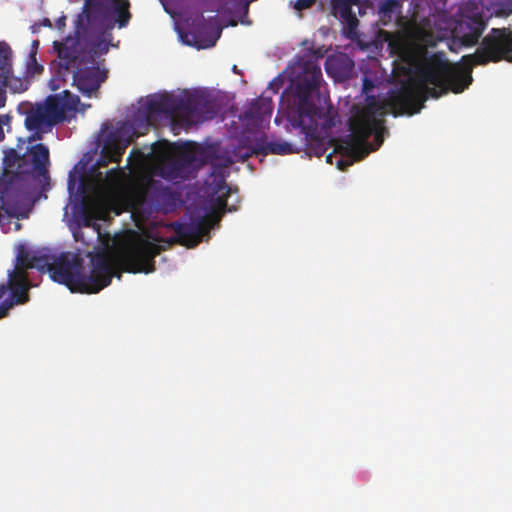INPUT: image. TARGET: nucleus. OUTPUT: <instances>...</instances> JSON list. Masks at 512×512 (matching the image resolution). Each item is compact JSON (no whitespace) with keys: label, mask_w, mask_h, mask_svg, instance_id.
Wrapping results in <instances>:
<instances>
[{"label":"nucleus","mask_w":512,"mask_h":512,"mask_svg":"<svg viewBox=\"0 0 512 512\" xmlns=\"http://www.w3.org/2000/svg\"><path fill=\"white\" fill-rule=\"evenodd\" d=\"M502 60L512 62V28H492L482 39L474 54L462 57L461 64L450 63L444 52L425 57L417 67L420 85L403 84L392 90L388 98L368 97L367 104L349 120V130L339 149L349 160L339 159L337 167L345 170L354 161L363 159L369 151L366 141L371 135L380 146L383 142L384 117L414 115L421 111L429 98H439L448 91L461 93L472 82L474 65H486Z\"/></svg>","instance_id":"f257e3e1"},{"label":"nucleus","mask_w":512,"mask_h":512,"mask_svg":"<svg viewBox=\"0 0 512 512\" xmlns=\"http://www.w3.org/2000/svg\"><path fill=\"white\" fill-rule=\"evenodd\" d=\"M212 219L206 215L192 214L188 222L175 221L169 224L176 236L156 239L165 245L160 246L145 239H137L128 244L119 256V264L128 273H152L155 271V257L175 243L192 248L198 245L202 237L212 228Z\"/></svg>","instance_id":"f03ea898"},{"label":"nucleus","mask_w":512,"mask_h":512,"mask_svg":"<svg viewBox=\"0 0 512 512\" xmlns=\"http://www.w3.org/2000/svg\"><path fill=\"white\" fill-rule=\"evenodd\" d=\"M299 75L295 83V96L297 103V118L295 124L301 129L305 139V151L308 155L321 157L325 145L320 138L319 120L322 110L312 102L313 94L318 91L322 80V72L318 57L300 58Z\"/></svg>","instance_id":"7ed1b4c3"},{"label":"nucleus","mask_w":512,"mask_h":512,"mask_svg":"<svg viewBox=\"0 0 512 512\" xmlns=\"http://www.w3.org/2000/svg\"><path fill=\"white\" fill-rule=\"evenodd\" d=\"M83 259L77 253L61 252L57 254L50 277L54 282L63 284L71 292L98 293L110 285L115 274V267L110 256L98 252L91 256V271L88 276L83 273Z\"/></svg>","instance_id":"20e7f679"},{"label":"nucleus","mask_w":512,"mask_h":512,"mask_svg":"<svg viewBox=\"0 0 512 512\" xmlns=\"http://www.w3.org/2000/svg\"><path fill=\"white\" fill-rule=\"evenodd\" d=\"M144 109L148 117L164 114L187 127L211 120L218 114L215 100L198 92L184 96L154 95L148 98Z\"/></svg>","instance_id":"39448f33"},{"label":"nucleus","mask_w":512,"mask_h":512,"mask_svg":"<svg viewBox=\"0 0 512 512\" xmlns=\"http://www.w3.org/2000/svg\"><path fill=\"white\" fill-rule=\"evenodd\" d=\"M169 148L167 141L151 145L157 158L153 172L167 181L178 184L194 178L197 170L208 161L207 150L195 143H185L174 154H169Z\"/></svg>","instance_id":"423d86ee"},{"label":"nucleus","mask_w":512,"mask_h":512,"mask_svg":"<svg viewBox=\"0 0 512 512\" xmlns=\"http://www.w3.org/2000/svg\"><path fill=\"white\" fill-rule=\"evenodd\" d=\"M76 34V40L66 38L63 42L53 43V48L60 60V69H69L79 61L85 64H96L100 55L108 51V45L102 39L104 34L98 35L89 29L82 15L77 21Z\"/></svg>","instance_id":"0eeeda50"},{"label":"nucleus","mask_w":512,"mask_h":512,"mask_svg":"<svg viewBox=\"0 0 512 512\" xmlns=\"http://www.w3.org/2000/svg\"><path fill=\"white\" fill-rule=\"evenodd\" d=\"M176 202L175 193L150 176L139 179L127 193L128 210L141 216H148L153 212H171L175 209Z\"/></svg>","instance_id":"6e6552de"},{"label":"nucleus","mask_w":512,"mask_h":512,"mask_svg":"<svg viewBox=\"0 0 512 512\" xmlns=\"http://www.w3.org/2000/svg\"><path fill=\"white\" fill-rule=\"evenodd\" d=\"M129 0H86L82 16L88 28L98 35L112 30L115 24L126 27L132 17Z\"/></svg>","instance_id":"1a4fd4ad"},{"label":"nucleus","mask_w":512,"mask_h":512,"mask_svg":"<svg viewBox=\"0 0 512 512\" xmlns=\"http://www.w3.org/2000/svg\"><path fill=\"white\" fill-rule=\"evenodd\" d=\"M216 17L209 21L205 20L201 13L191 25V28L180 34L182 41L197 49H207L213 47L221 36V28L217 25Z\"/></svg>","instance_id":"9d476101"},{"label":"nucleus","mask_w":512,"mask_h":512,"mask_svg":"<svg viewBox=\"0 0 512 512\" xmlns=\"http://www.w3.org/2000/svg\"><path fill=\"white\" fill-rule=\"evenodd\" d=\"M65 71H73V85L85 96H91L98 91L101 84L107 79V70L100 68L99 63L85 64L77 62Z\"/></svg>","instance_id":"9b49d317"},{"label":"nucleus","mask_w":512,"mask_h":512,"mask_svg":"<svg viewBox=\"0 0 512 512\" xmlns=\"http://www.w3.org/2000/svg\"><path fill=\"white\" fill-rule=\"evenodd\" d=\"M487 27V21L481 13L463 16L452 30V44L472 47L476 45Z\"/></svg>","instance_id":"f8f14e48"},{"label":"nucleus","mask_w":512,"mask_h":512,"mask_svg":"<svg viewBox=\"0 0 512 512\" xmlns=\"http://www.w3.org/2000/svg\"><path fill=\"white\" fill-rule=\"evenodd\" d=\"M22 163H26V156H20L19 153L11 148L5 152L3 164L5 170L0 176V203L5 204L12 195L16 180L18 179L17 173L11 172L8 169L18 165V173H28V169H22Z\"/></svg>","instance_id":"ddd939ff"},{"label":"nucleus","mask_w":512,"mask_h":512,"mask_svg":"<svg viewBox=\"0 0 512 512\" xmlns=\"http://www.w3.org/2000/svg\"><path fill=\"white\" fill-rule=\"evenodd\" d=\"M25 127L31 129L52 130L60 123L56 106L47 98L44 103L36 104L26 111Z\"/></svg>","instance_id":"4468645a"},{"label":"nucleus","mask_w":512,"mask_h":512,"mask_svg":"<svg viewBox=\"0 0 512 512\" xmlns=\"http://www.w3.org/2000/svg\"><path fill=\"white\" fill-rule=\"evenodd\" d=\"M298 152L291 143L286 141L276 140L265 143H257L254 147H239L236 154L242 160H246L253 154L255 155H288Z\"/></svg>","instance_id":"2eb2a0df"},{"label":"nucleus","mask_w":512,"mask_h":512,"mask_svg":"<svg viewBox=\"0 0 512 512\" xmlns=\"http://www.w3.org/2000/svg\"><path fill=\"white\" fill-rule=\"evenodd\" d=\"M354 61L346 53L329 55L325 60L327 74L337 81H346L353 77Z\"/></svg>","instance_id":"dca6fc26"},{"label":"nucleus","mask_w":512,"mask_h":512,"mask_svg":"<svg viewBox=\"0 0 512 512\" xmlns=\"http://www.w3.org/2000/svg\"><path fill=\"white\" fill-rule=\"evenodd\" d=\"M9 287L12 294L11 301L14 304H25L29 301V288L28 275L24 269H14L9 275Z\"/></svg>","instance_id":"f3484780"},{"label":"nucleus","mask_w":512,"mask_h":512,"mask_svg":"<svg viewBox=\"0 0 512 512\" xmlns=\"http://www.w3.org/2000/svg\"><path fill=\"white\" fill-rule=\"evenodd\" d=\"M26 162H30L28 172H36L39 176L47 177L49 161V149L44 144H35L28 150Z\"/></svg>","instance_id":"a211bd4d"},{"label":"nucleus","mask_w":512,"mask_h":512,"mask_svg":"<svg viewBox=\"0 0 512 512\" xmlns=\"http://www.w3.org/2000/svg\"><path fill=\"white\" fill-rule=\"evenodd\" d=\"M48 99L56 106L60 123L67 118L69 113L74 114L80 104V98L68 90H64L61 94L49 96Z\"/></svg>","instance_id":"6ab92c4d"},{"label":"nucleus","mask_w":512,"mask_h":512,"mask_svg":"<svg viewBox=\"0 0 512 512\" xmlns=\"http://www.w3.org/2000/svg\"><path fill=\"white\" fill-rule=\"evenodd\" d=\"M132 139L128 138L123 146L118 144H106L96 162V166L106 167L109 163H120L126 147L131 143Z\"/></svg>","instance_id":"aec40b11"},{"label":"nucleus","mask_w":512,"mask_h":512,"mask_svg":"<svg viewBox=\"0 0 512 512\" xmlns=\"http://www.w3.org/2000/svg\"><path fill=\"white\" fill-rule=\"evenodd\" d=\"M56 256L57 254L52 253L50 250L39 252L31 255L30 262L26 265L50 274V268L53 267Z\"/></svg>","instance_id":"412c9836"},{"label":"nucleus","mask_w":512,"mask_h":512,"mask_svg":"<svg viewBox=\"0 0 512 512\" xmlns=\"http://www.w3.org/2000/svg\"><path fill=\"white\" fill-rule=\"evenodd\" d=\"M12 70L2 75L0 74V88L6 91L9 88L13 93H22L28 89V81L20 77H15Z\"/></svg>","instance_id":"4be33fe9"},{"label":"nucleus","mask_w":512,"mask_h":512,"mask_svg":"<svg viewBox=\"0 0 512 512\" xmlns=\"http://www.w3.org/2000/svg\"><path fill=\"white\" fill-rule=\"evenodd\" d=\"M12 70V49L8 43L0 41V74Z\"/></svg>","instance_id":"5701e85b"},{"label":"nucleus","mask_w":512,"mask_h":512,"mask_svg":"<svg viewBox=\"0 0 512 512\" xmlns=\"http://www.w3.org/2000/svg\"><path fill=\"white\" fill-rule=\"evenodd\" d=\"M357 2L358 0H338L335 7L339 10L341 18H352L357 21V18L352 11V5Z\"/></svg>","instance_id":"b1692460"},{"label":"nucleus","mask_w":512,"mask_h":512,"mask_svg":"<svg viewBox=\"0 0 512 512\" xmlns=\"http://www.w3.org/2000/svg\"><path fill=\"white\" fill-rule=\"evenodd\" d=\"M512 14V3L511 2H497L492 6L491 15L500 18H507Z\"/></svg>","instance_id":"393cba45"},{"label":"nucleus","mask_w":512,"mask_h":512,"mask_svg":"<svg viewBox=\"0 0 512 512\" xmlns=\"http://www.w3.org/2000/svg\"><path fill=\"white\" fill-rule=\"evenodd\" d=\"M401 8L398 0H384L381 2L379 10L384 16L391 17V14L397 12Z\"/></svg>","instance_id":"a878e982"},{"label":"nucleus","mask_w":512,"mask_h":512,"mask_svg":"<svg viewBox=\"0 0 512 512\" xmlns=\"http://www.w3.org/2000/svg\"><path fill=\"white\" fill-rule=\"evenodd\" d=\"M122 174L123 172L119 167L112 168L107 171L104 181L110 187L116 186L119 183Z\"/></svg>","instance_id":"bb28decb"},{"label":"nucleus","mask_w":512,"mask_h":512,"mask_svg":"<svg viewBox=\"0 0 512 512\" xmlns=\"http://www.w3.org/2000/svg\"><path fill=\"white\" fill-rule=\"evenodd\" d=\"M44 70V67L37 62L36 56L33 58L28 57L27 61V73L31 76L36 74H41Z\"/></svg>","instance_id":"cd10ccee"},{"label":"nucleus","mask_w":512,"mask_h":512,"mask_svg":"<svg viewBox=\"0 0 512 512\" xmlns=\"http://www.w3.org/2000/svg\"><path fill=\"white\" fill-rule=\"evenodd\" d=\"M315 3L316 0H296L295 2H290V4H293L295 11L298 12L311 8Z\"/></svg>","instance_id":"c85d7f7f"},{"label":"nucleus","mask_w":512,"mask_h":512,"mask_svg":"<svg viewBox=\"0 0 512 512\" xmlns=\"http://www.w3.org/2000/svg\"><path fill=\"white\" fill-rule=\"evenodd\" d=\"M244 114H245L246 118H258L261 115V113L259 111L258 101L257 100L254 101L251 104L250 108L248 110H246Z\"/></svg>","instance_id":"c756f323"},{"label":"nucleus","mask_w":512,"mask_h":512,"mask_svg":"<svg viewBox=\"0 0 512 512\" xmlns=\"http://www.w3.org/2000/svg\"><path fill=\"white\" fill-rule=\"evenodd\" d=\"M30 257H31V255H28V254L19 255L17 258L18 262H17L15 269H24V271H26V269H29L30 267H28L26 264H28L30 262Z\"/></svg>","instance_id":"7c9ffc66"},{"label":"nucleus","mask_w":512,"mask_h":512,"mask_svg":"<svg viewBox=\"0 0 512 512\" xmlns=\"http://www.w3.org/2000/svg\"><path fill=\"white\" fill-rule=\"evenodd\" d=\"M83 212L85 214V220H84V223H85V226H91V217H90V214L92 212V208H91V205L90 203H88V201H86L85 199H83Z\"/></svg>","instance_id":"2f4dec72"},{"label":"nucleus","mask_w":512,"mask_h":512,"mask_svg":"<svg viewBox=\"0 0 512 512\" xmlns=\"http://www.w3.org/2000/svg\"><path fill=\"white\" fill-rule=\"evenodd\" d=\"M13 305L14 302H12L11 300H5L4 302H2V304L0 305V319L7 316L8 311L13 307Z\"/></svg>","instance_id":"473e14b6"},{"label":"nucleus","mask_w":512,"mask_h":512,"mask_svg":"<svg viewBox=\"0 0 512 512\" xmlns=\"http://www.w3.org/2000/svg\"><path fill=\"white\" fill-rule=\"evenodd\" d=\"M32 132L31 136H29L28 140L29 142H32V141H36V140H41L42 137H43V134L44 133H47L49 132L50 130H46V129H31L30 130Z\"/></svg>","instance_id":"72a5a7b5"},{"label":"nucleus","mask_w":512,"mask_h":512,"mask_svg":"<svg viewBox=\"0 0 512 512\" xmlns=\"http://www.w3.org/2000/svg\"><path fill=\"white\" fill-rule=\"evenodd\" d=\"M38 48H39V40H33L31 43V50L29 53V58H33L34 56L37 55Z\"/></svg>","instance_id":"f704fd0d"},{"label":"nucleus","mask_w":512,"mask_h":512,"mask_svg":"<svg viewBox=\"0 0 512 512\" xmlns=\"http://www.w3.org/2000/svg\"><path fill=\"white\" fill-rule=\"evenodd\" d=\"M75 185H76L75 177L72 175V173H70L69 180H68V190L70 191V193L73 192Z\"/></svg>","instance_id":"c9c22d12"},{"label":"nucleus","mask_w":512,"mask_h":512,"mask_svg":"<svg viewBox=\"0 0 512 512\" xmlns=\"http://www.w3.org/2000/svg\"><path fill=\"white\" fill-rule=\"evenodd\" d=\"M66 17L62 16L56 21V26L58 29H62L65 26Z\"/></svg>","instance_id":"e433bc0d"},{"label":"nucleus","mask_w":512,"mask_h":512,"mask_svg":"<svg viewBox=\"0 0 512 512\" xmlns=\"http://www.w3.org/2000/svg\"><path fill=\"white\" fill-rule=\"evenodd\" d=\"M372 87H373V83L370 80H368L367 78H365L364 83H363L364 91H368V89H370Z\"/></svg>","instance_id":"4c0bfd02"},{"label":"nucleus","mask_w":512,"mask_h":512,"mask_svg":"<svg viewBox=\"0 0 512 512\" xmlns=\"http://www.w3.org/2000/svg\"><path fill=\"white\" fill-rule=\"evenodd\" d=\"M78 190L81 192V194L83 195V198H85V194H86V185L83 181L80 182L79 186H78Z\"/></svg>","instance_id":"58836bf2"},{"label":"nucleus","mask_w":512,"mask_h":512,"mask_svg":"<svg viewBox=\"0 0 512 512\" xmlns=\"http://www.w3.org/2000/svg\"><path fill=\"white\" fill-rule=\"evenodd\" d=\"M217 201H218L219 205L226 206V204H227L226 195L218 196Z\"/></svg>","instance_id":"ea45409f"},{"label":"nucleus","mask_w":512,"mask_h":512,"mask_svg":"<svg viewBox=\"0 0 512 512\" xmlns=\"http://www.w3.org/2000/svg\"><path fill=\"white\" fill-rule=\"evenodd\" d=\"M344 20H346V21H347V23H348L349 27H351V28L356 27V26H357V24H358V20H357V21H355V20H353L352 18H344Z\"/></svg>","instance_id":"a19ab883"},{"label":"nucleus","mask_w":512,"mask_h":512,"mask_svg":"<svg viewBox=\"0 0 512 512\" xmlns=\"http://www.w3.org/2000/svg\"><path fill=\"white\" fill-rule=\"evenodd\" d=\"M40 26H45V27H52V23L51 21L48 19V18H44L41 23H40Z\"/></svg>","instance_id":"79ce46f5"},{"label":"nucleus","mask_w":512,"mask_h":512,"mask_svg":"<svg viewBox=\"0 0 512 512\" xmlns=\"http://www.w3.org/2000/svg\"><path fill=\"white\" fill-rule=\"evenodd\" d=\"M227 188V185L226 183L222 180L221 183L218 184V187H217V190L216 192H221L223 189H226Z\"/></svg>","instance_id":"37998d69"},{"label":"nucleus","mask_w":512,"mask_h":512,"mask_svg":"<svg viewBox=\"0 0 512 512\" xmlns=\"http://www.w3.org/2000/svg\"><path fill=\"white\" fill-rule=\"evenodd\" d=\"M6 294V287L4 285L0 286V300L4 297Z\"/></svg>","instance_id":"c03bdc74"},{"label":"nucleus","mask_w":512,"mask_h":512,"mask_svg":"<svg viewBox=\"0 0 512 512\" xmlns=\"http://www.w3.org/2000/svg\"><path fill=\"white\" fill-rule=\"evenodd\" d=\"M1 117H2V120H3V122H4V123H3V125H4V124H8V123H9V121H10V119H11V117H10L9 115H3V116H1Z\"/></svg>","instance_id":"a18cd8bd"},{"label":"nucleus","mask_w":512,"mask_h":512,"mask_svg":"<svg viewBox=\"0 0 512 512\" xmlns=\"http://www.w3.org/2000/svg\"><path fill=\"white\" fill-rule=\"evenodd\" d=\"M39 28H40V24H34L31 27L33 33H37L39 31Z\"/></svg>","instance_id":"49530a36"},{"label":"nucleus","mask_w":512,"mask_h":512,"mask_svg":"<svg viewBox=\"0 0 512 512\" xmlns=\"http://www.w3.org/2000/svg\"><path fill=\"white\" fill-rule=\"evenodd\" d=\"M326 158H327V162H329V163H333V162H332V159H333V155H332V154L327 155V157H326Z\"/></svg>","instance_id":"de8ad7c7"},{"label":"nucleus","mask_w":512,"mask_h":512,"mask_svg":"<svg viewBox=\"0 0 512 512\" xmlns=\"http://www.w3.org/2000/svg\"><path fill=\"white\" fill-rule=\"evenodd\" d=\"M97 178H101L102 177V173L99 172L97 175H96Z\"/></svg>","instance_id":"09e8293b"}]
</instances>
